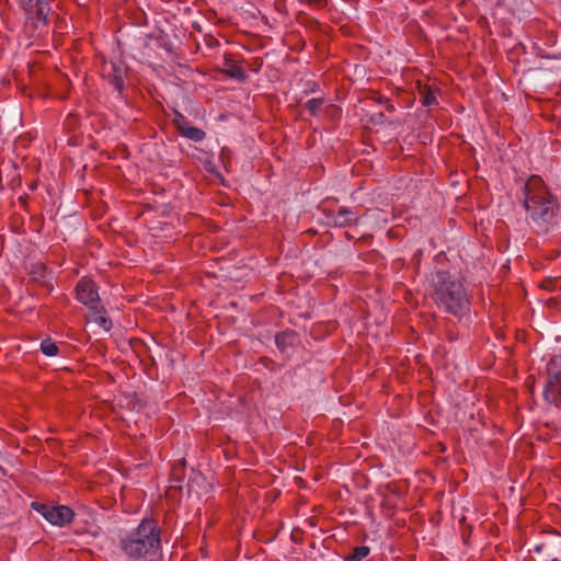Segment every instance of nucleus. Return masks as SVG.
Wrapping results in <instances>:
<instances>
[{
	"label": "nucleus",
	"mask_w": 561,
	"mask_h": 561,
	"mask_svg": "<svg viewBox=\"0 0 561 561\" xmlns=\"http://www.w3.org/2000/svg\"><path fill=\"white\" fill-rule=\"evenodd\" d=\"M551 283L552 282H545L543 285H542L543 288H547V289L550 288Z\"/></svg>",
	"instance_id": "23"
},
{
	"label": "nucleus",
	"mask_w": 561,
	"mask_h": 561,
	"mask_svg": "<svg viewBox=\"0 0 561 561\" xmlns=\"http://www.w3.org/2000/svg\"><path fill=\"white\" fill-rule=\"evenodd\" d=\"M44 273H45V267H43V266L36 267V270L33 272V274L35 275V279H38L39 277H44Z\"/></svg>",
	"instance_id": "20"
},
{
	"label": "nucleus",
	"mask_w": 561,
	"mask_h": 561,
	"mask_svg": "<svg viewBox=\"0 0 561 561\" xmlns=\"http://www.w3.org/2000/svg\"><path fill=\"white\" fill-rule=\"evenodd\" d=\"M111 70L107 73L111 84L117 90L119 94L124 91V69L117 62L110 64Z\"/></svg>",
	"instance_id": "9"
},
{
	"label": "nucleus",
	"mask_w": 561,
	"mask_h": 561,
	"mask_svg": "<svg viewBox=\"0 0 561 561\" xmlns=\"http://www.w3.org/2000/svg\"><path fill=\"white\" fill-rule=\"evenodd\" d=\"M433 298L444 311L460 317L469 310V299L460 279L448 272L439 271L432 279Z\"/></svg>",
	"instance_id": "2"
},
{
	"label": "nucleus",
	"mask_w": 561,
	"mask_h": 561,
	"mask_svg": "<svg viewBox=\"0 0 561 561\" xmlns=\"http://www.w3.org/2000/svg\"><path fill=\"white\" fill-rule=\"evenodd\" d=\"M559 427H560V430H561V419H560V424H559Z\"/></svg>",
	"instance_id": "26"
},
{
	"label": "nucleus",
	"mask_w": 561,
	"mask_h": 561,
	"mask_svg": "<svg viewBox=\"0 0 561 561\" xmlns=\"http://www.w3.org/2000/svg\"><path fill=\"white\" fill-rule=\"evenodd\" d=\"M41 351L46 356H55L58 354V347L51 339H45L41 343Z\"/></svg>",
	"instance_id": "15"
},
{
	"label": "nucleus",
	"mask_w": 561,
	"mask_h": 561,
	"mask_svg": "<svg viewBox=\"0 0 561 561\" xmlns=\"http://www.w3.org/2000/svg\"><path fill=\"white\" fill-rule=\"evenodd\" d=\"M181 135L190 140L196 141V142L202 141L206 136L204 130H202L201 128H197V127H193L191 125L187 128H185L181 133Z\"/></svg>",
	"instance_id": "12"
},
{
	"label": "nucleus",
	"mask_w": 561,
	"mask_h": 561,
	"mask_svg": "<svg viewBox=\"0 0 561 561\" xmlns=\"http://www.w3.org/2000/svg\"><path fill=\"white\" fill-rule=\"evenodd\" d=\"M551 561H561V560H558V559H556V558H554V559H552Z\"/></svg>",
	"instance_id": "25"
},
{
	"label": "nucleus",
	"mask_w": 561,
	"mask_h": 561,
	"mask_svg": "<svg viewBox=\"0 0 561 561\" xmlns=\"http://www.w3.org/2000/svg\"><path fill=\"white\" fill-rule=\"evenodd\" d=\"M369 554V548L366 546H359L353 549L352 553L345 557V561H362Z\"/></svg>",
	"instance_id": "14"
},
{
	"label": "nucleus",
	"mask_w": 561,
	"mask_h": 561,
	"mask_svg": "<svg viewBox=\"0 0 561 561\" xmlns=\"http://www.w3.org/2000/svg\"><path fill=\"white\" fill-rule=\"evenodd\" d=\"M524 206L527 210L534 229L538 233H548L557 225L558 205L547 191L541 178L530 176L523 187Z\"/></svg>",
	"instance_id": "1"
},
{
	"label": "nucleus",
	"mask_w": 561,
	"mask_h": 561,
	"mask_svg": "<svg viewBox=\"0 0 561 561\" xmlns=\"http://www.w3.org/2000/svg\"><path fill=\"white\" fill-rule=\"evenodd\" d=\"M322 103V99H311L307 101L305 107L310 112V114L316 115L319 108L321 107Z\"/></svg>",
	"instance_id": "17"
},
{
	"label": "nucleus",
	"mask_w": 561,
	"mask_h": 561,
	"mask_svg": "<svg viewBox=\"0 0 561 561\" xmlns=\"http://www.w3.org/2000/svg\"><path fill=\"white\" fill-rule=\"evenodd\" d=\"M160 529L152 519H142L119 542L121 549L129 558L151 556L160 549Z\"/></svg>",
	"instance_id": "3"
},
{
	"label": "nucleus",
	"mask_w": 561,
	"mask_h": 561,
	"mask_svg": "<svg viewBox=\"0 0 561 561\" xmlns=\"http://www.w3.org/2000/svg\"><path fill=\"white\" fill-rule=\"evenodd\" d=\"M334 227L345 228L355 226L358 222L356 214L347 207H341L336 214L330 216Z\"/></svg>",
	"instance_id": "8"
},
{
	"label": "nucleus",
	"mask_w": 561,
	"mask_h": 561,
	"mask_svg": "<svg viewBox=\"0 0 561 561\" xmlns=\"http://www.w3.org/2000/svg\"><path fill=\"white\" fill-rule=\"evenodd\" d=\"M186 461L182 460L179 465L174 466L173 468V477L174 479L180 480L179 472L185 467Z\"/></svg>",
	"instance_id": "19"
},
{
	"label": "nucleus",
	"mask_w": 561,
	"mask_h": 561,
	"mask_svg": "<svg viewBox=\"0 0 561 561\" xmlns=\"http://www.w3.org/2000/svg\"><path fill=\"white\" fill-rule=\"evenodd\" d=\"M172 121L180 134L190 126V123L186 119V117L179 111H174V116Z\"/></svg>",
	"instance_id": "16"
},
{
	"label": "nucleus",
	"mask_w": 561,
	"mask_h": 561,
	"mask_svg": "<svg viewBox=\"0 0 561 561\" xmlns=\"http://www.w3.org/2000/svg\"><path fill=\"white\" fill-rule=\"evenodd\" d=\"M226 65L228 67L225 70L227 76H229L230 78H233L240 82H243L247 79L245 71L240 66L234 64L232 60H227Z\"/></svg>",
	"instance_id": "11"
},
{
	"label": "nucleus",
	"mask_w": 561,
	"mask_h": 561,
	"mask_svg": "<svg viewBox=\"0 0 561 561\" xmlns=\"http://www.w3.org/2000/svg\"><path fill=\"white\" fill-rule=\"evenodd\" d=\"M507 268H508V267H507L506 265H503V266H502V270H503V271H507Z\"/></svg>",
	"instance_id": "24"
},
{
	"label": "nucleus",
	"mask_w": 561,
	"mask_h": 561,
	"mask_svg": "<svg viewBox=\"0 0 561 561\" xmlns=\"http://www.w3.org/2000/svg\"><path fill=\"white\" fill-rule=\"evenodd\" d=\"M543 398L548 403L561 405V356L552 357L547 364Z\"/></svg>",
	"instance_id": "4"
},
{
	"label": "nucleus",
	"mask_w": 561,
	"mask_h": 561,
	"mask_svg": "<svg viewBox=\"0 0 561 561\" xmlns=\"http://www.w3.org/2000/svg\"><path fill=\"white\" fill-rule=\"evenodd\" d=\"M22 9L30 15L35 16L44 24L47 23V15L50 11L48 0H20Z\"/></svg>",
	"instance_id": "7"
},
{
	"label": "nucleus",
	"mask_w": 561,
	"mask_h": 561,
	"mask_svg": "<svg viewBox=\"0 0 561 561\" xmlns=\"http://www.w3.org/2000/svg\"><path fill=\"white\" fill-rule=\"evenodd\" d=\"M91 321L95 322L100 328H102L106 332H108L112 328V321L106 316V311L104 308L102 312L93 313Z\"/></svg>",
	"instance_id": "13"
},
{
	"label": "nucleus",
	"mask_w": 561,
	"mask_h": 561,
	"mask_svg": "<svg viewBox=\"0 0 561 561\" xmlns=\"http://www.w3.org/2000/svg\"><path fill=\"white\" fill-rule=\"evenodd\" d=\"M76 290L77 299L87 306L92 313L103 311V305L93 282L82 278L77 284Z\"/></svg>",
	"instance_id": "5"
},
{
	"label": "nucleus",
	"mask_w": 561,
	"mask_h": 561,
	"mask_svg": "<svg viewBox=\"0 0 561 561\" xmlns=\"http://www.w3.org/2000/svg\"><path fill=\"white\" fill-rule=\"evenodd\" d=\"M423 104L426 105V106H431V105H436L437 104V99L435 96L434 93L432 92H427L424 96H423Z\"/></svg>",
	"instance_id": "18"
},
{
	"label": "nucleus",
	"mask_w": 561,
	"mask_h": 561,
	"mask_svg": "<svg viewBox=\"0 0 561 561\" xmlns=\"http://www.w3.org/2000/svg\"><path fill=\"white\" fill-rule=\"evenodd\" d=\"M486 230H488L486 227H484V225H483V219H481L479 227H477V231L481 232L488 239L489 237L486 234Z\"/></svg>",
	"instance_id": "21"
},
{
	"label": "nucleus",
	"mask_w": 561,
	"mask_h": 561,
	"mask_svg": "<svg viewBox=\"0 0 561 561\" xmlns=\"http://www.w3.org/2000/svg\"><path fill=\"white\" fill-rule=\"evenodd\" d=\"M383 117H385V115H383L382 113H378V114L376 115L375 121H376V122H380V123H381V122H382V119H383Z\"/></svg>",
	"instance_id": "22"
},
{
	"label": "nucleus",
	"mask_w": 561,
	"mask_h": 561,
	"mask_svg": "<svg viewBox=\"0 0 561 561\" xmlns=\"http://www.w3.org/2000/svg\"><path fill=\"white\" fill-rule=\"evenodd\" d=\"M296 335L294 332H282L276 334L275 343L282 352H286L294 344Z\"/></svg>",
	"instance_id": "10"
},
{
	"label": "nucleus",
	"mask_w": 561,
	"mask_h": 561,
	"mask_svg": "<svg viewBox=\"0 0 561 561\" xmlns=\"http://www.w3.org/2000/svg\"><path fill=\"white\" fill-rule=\"evenodd\" d=\"M39 512L42 515L53 525L62 527L71 523L73 518V512L68 506H47L41 505Z\"/></svg>",
	"instance_id": "6"
}]
</instances>
